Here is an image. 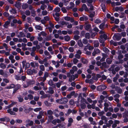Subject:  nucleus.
Returning a JSON list of instances; mask_svg holds the SVG:
<instances>
[{
	"mask_svg": "<svg viewBox=\"0 0 128 128\" xmlns=\"http://www.w3.org/2000/svg\"><path fill=\"white\" fill-rule=\"evenodd\" d=\"M82 95L84 96H86V94L84 93L82 94V93H80L79 94V98H82V100H84V102L87 104V102H86V100H85L84 99L82 98Z\"/></svg>",
	"mask_w": 128,
	"mask_h": 128,
	"instance_id": "1a4fd4ad",
	"label": "nucleus"
},
{
	"mask_svg": "<svg viewBox=\"0 0 128 128\" xmlns=\"http://www.w3.org/2000/svg\"><path fill=\"white\" fill-rule=\"evenodd\" d=\"M28 5L26 4H23L22 6V8H26L28 7Z\"/></svg>",
	"mask_w": 128,
	"mask_h": 128,
	"instance_id": "49530a36",
	"label": "nucleus"
},
{
	"mask_svg": "<svg viewBox=\"0 0 128 128\" xmlns=\"http://www.w3.org/2000/svg\"><path fill=\"white\" fill-rule=\"evenodd\" d=\"M14 85L13 84H12L9 86L5 87V88L6 89H10L14 88Z\"/></svg>",
	"mask_w": 128,
	"mask_h": 128,
	"instance_id": "9b49d317",
	"label": "nucleus"
},
{
	"mask_svg": "<svg viewBox=\"0 0 128 128\" xmlns=\"http://www.w3.org/2000/svg\"><path fill=\"white\" fill-rule=\"evenodd\" d=\"M27 74L28 75H31L32 74V70L30 69H28L27 71Z\"/></svg>",
	"mask_w": 128,
	"mask_h": 128,
	"instance_id": "7c9ffc66",
	"label": "nucleus"
},
{
	"mask_svg": "<svg viewBox=\"0 0 128 128\" xmlns=\"http://www.w3.org/2000/svg\"><path fill=\"white\" fill-rule=\"evenodd\" d=\"M48 13L47 12L46 10H44L42 12V14L44 16L46 15Z\"/></svg>",
	"mask_w": 128,
	"mask_h": 128,
	"instance_id": "4d7b16f0",
	"label": "nucleus"
},
{
	"mask_svg": "<svg viewBox=\"0 0 128 128\" xmlns=\"http://www.w3.org/2000/svg\"><path fill=\"white\" fill-rule=\"evenodd\" d=\"M86 82L87 83H88L89 84H92L93 82V81L92 79H90V80H86Z\"/></svg>",
	"mask_w": 128,
	"mask_h": 128,
	"instance_id": "c85d7f7f",
	"label": "nucleus"
},
{
	"mask_svg": "<svg viewBox=\"0 0 128 128\" xmlns=\"http://www.w3.org/2000/svg\"><path fill=\"white\" fill-rule=\"evenodd\" d=\"M46 7V6L43 4L40 7V8L42 10H44L45 9V8Z\"/></svg>",
	"mask_w": 128,
	"mask_h": 128,
	"instance_id": "3c124183",
	"label": "nucleus"
},
{
	"mask_svg": "<svg viewBox=\"0 0 128 128\" xmlns=\"http://www.w3.org/2000/svg\"><path fill=\"white\" fill-rule=\"evenodd\" d=\"M81 107L82 109H84L86 107V105L84 104H81Z\"/></svg>",
	"mask_w": 128,
	"mask_h": 128,
	"instance_id": "6e6d98bb",
	"label": "nucleus"
},
{
	"mask_svg": "<svg viewBox=\"0 0 128 128\" xmlns=\"http://www.w3.org/2000/svg\"><path fill=\"white\" fill-rule=\"evenodd\" d=\"M35 27L36 29V30H42V28L39 25H36Z\"/></svg>",
	"mask_w": 128,
	"mask_h": 128,
	"instance_id": "dca6fc26",
	"label": "nucleus"
},
{
	"mask_svg": "<svg viewBox=\"0 0 128 128\" xmlns=\"http://www.w3.org/2000/svg\"><path fill=\"white\" fill-rule=\"evenodd\" d=\"M101 119L102 120H105V121L106 122H107L108 121L107 118L104 116H102Z\"/></svg>",
	"mask_w": 128,
	"mask_h": 128,
	"instance_id": "2f4dec72",
	"label": "nucleus"
},
{
	"mask_svg": "<svg viewBox=\"0 0 128 128\" xmlns=\"http://www.w3.org/2000/svg\"><path fill=\"white\" fill-rule=\"evenodd\" d=\"M25 122L26 123V126L27 127H28V126H32L34 123L32 121L30 120L29 119H28L26 120Z\"/></svg>",
	"mask_w": 128,
	"mask_h": 128,
	"instance_id": "f257e3e1",
	"label": "nucleus"
},
{
	"mask_svg": "<svg viewBox=\"0 0 128 128\" xmlns=\"http://www.w3.org/2000/svg\"><path fill=\"white\" fill-rule=\"evenodd\" d=\"M82 42L84 44H86L88 42V40L86 38H84L82 40Z\"/></svg>",
	"mask_w": 128,
	"mask_h": 128,
	"instance_id": "79ce46f5",
	"label": "nucleus"
},
{
	"mask_svg": "<svg viewBox=\"0 0 128 128\" xmlns=\"http://www.w3.org/2000/svg\"><path fill=\"white\" fill-rule=\"evenodd\" d=\"M51 58V56L50 55L49 56V57H46V62H44V64L46 67L48 66L49 65V64L47 62V60L48 59H49L50 58Z\"/></svg>",
	"mask_w": 128,
	"mask_h": 128,
	"instance_id": "6e6552de",
	"label": "nucleus"
},
{
	"mask_svg": "<svg viewBox=\"0 0 128 128\" xmlns=\"http://www.w3.org/2000/svg\"><path fill=\"white\" fill-rule=\"evenodd\" d=\"M10 23V22L8 21L6 22L4 25V27L5 28H7L8 27V25Z\"/></svg>",
	"mask_w": 128,
	"mask_h": 128,
	"instance_id": "b1692460",
	"label": "nucleus"
},
{
	"mask_svg": "<svg viewBox=\"0 0 128 128\" xmlns=\"http://www.w3.org/2000/svg\"><path fill=\"white\" fill-rule=\"evenodd\" d=\"M15 6L18 8H19L20 7V2H16V4Z\"/></svg>",
	"mask_w": 128,
	"mask_h": 128,
	"instance_id": "aec40b11",
	"label": "nucleus"
},
{
	"mask_svg": "<svg viewBox=\"0 0 128 128\" xmlns=\"http://www.w3.org/2000/svg\"><path fill=\"white\" fill-rule=\"evenodd\" d=\"M40 70L42 71H44V66L43 65H41L40 66Z\"/></svg>",
	"mask_w": 128,
	"mask_h": 128,
	"instance_id": "bf43d9fd",
	"label": "nucleus"
},
{
	"mask_svg": "<svg viewBox=\"0 0 128 128\" xmlns=\"http://www.w3.org/2000/svg\"><path fill=\"white\" fill-rule=\"evenodd\" d=\"M46 35V34L44 31H42L38 34V36H45Z\"/></svg>",
	"mask_w": 128,
	"mask_h": 128,
	"instance_id": "ddd939ff",
	"label": "nucleus"
},
{
	"mask_svg": "<svg viewBox=\"0 0 128 128\" xmlns=\"http://www.w3.org/2000/svg\"><path fill=\"white\" fill-rule=\"evenodd\" d=\"M18 98L19 101L20 102H22L23 100V98L21 97H18Z\"/></svg>",
	"mask_w": 128,
	"mask_h": 128,
	"instance_id": "774afa93",
	"label": "nucleus"
},
{
	"mask_svg": "<svg viewBox=\"0 0 128 128\" xmlns=\"http://www.w3.org/2000/svg\"><path fill=\"white\" fill-rule=\"evenodd\" d=\"M60 10V9L58 7H56L53 10L54 12H58Z\"/></svg>",
	"mask_w": 128,
	"mask_h": 128,
	"instance_id": "a211bd4d",
	"label": "nucleus"
},
{
	"mask_svg": "<svg viewBox=\"0 0 128 128\" xmlns=\"http://www.w3.org/2000/svg\"><path fill=\"white\" fill-rule=\"evenodd\" d=\"M42 127L41 125L32 126L31 128H42Z\"/></svg>",
	"mask_w": 128,
	"mask_h": 128,
	"instance_id": "473e14b6",
	"label": "nucleus"
},
{
	"mask_svg": "<svg viewBox=\"0 0 128 128\" xmlns=\"http://www.w3.org/2000/svg\"><path fill=\"white\" fill-rule=\"evenodd\" d=\"M60 66V62L58 61L56 62V63L55 65V67L57 68L58 67Z\"/></svg>",
	"mask_w": 128,
	"mask_h": 128,
	"instance_id": "5fc2aeb1",
	"label": "nucleus"
},
{
	"mask_svg": "<svg viewBox=\"0 0 128 128\" xmlns=\"http://www.w3.org/2000/svg\"><path fill=\"white\" fill-rule=\"evenodd\" d=\"M90 34L88 33H87L86 34H85V37L87 38H90Z\"/></svg>",
	"mask_w": 128,
	"mask_h": 128,
	"instance_id": "864d4df0",
	"label": "nucleus"
},
{
	"mask_svg": "<svg viewBox=\"0 0 128 128\" xmlns=\"http://www.w3.org/2000/svg\"><path fill=\"white\" fill-rule=\"evenodd\" d=\"M30 84V82H27V84H24V88H26Z\"/></svg>",
	"mask_w": 128,
	"mask_h": 128,
	"instance_id": "09e8293b",
	"label": "nucleus"
},
{
	"mask_svg": "<svg viewBox=\"0 0 128 128\" xmlns=\"http://www.w3.org/2000/svg\"><path fill=\"white\" fill-rule=\"evenodd\" d=\"M16 78L17 80H21V76L17 75L16 76Z\"/></svg>",
	"mask_w": 128,
	"mask_h": 128,
	"instance_id": "c03bdc74",
	"label": "nucleus"
},
{
	"mask_svg": "<svg viewBox=\"0 0 128 128\" xmlns=\"http://www.w3.org/2000/svg\"><path fill=\"white\" fill-rule=\"evenodd\" d=\"M99 33L101 34L100 36V38H104L106 39L107 37V36L104 33L103 31H100L99 32Z\"/></svg>",
	"mask_w": 128,
	"mask_h": 128,
	"instance_id": "7ed1b4c3",
	"label": "nucleus"
},
{
	"mask_svg": "<svg viewBox=\"0 0 128 128\" xmlns=\"http://www.w3.org/2000/svg\"><path fill=\"white\" fill-rule=\"evenodd\" d=\"M64 40L66 41H68L70 40V38L68 36H66L64 37Z\"/></svg>",
	"mask_w": 128,
	"mask_h": 128,
	"instance_id": "bb28decb",
	"label": "nucleus"
},
{
	"mask_svg": "<svg viewBox=\"0 0 128 128\" xmlns=\"http://www.w3.org/2000/svg\"><path fill=\"white\" fill-rule=\"evenodd\" d=\"M101 22V20L99 19H96V20L95 22L96 23H100Z\"/></svg>",
	"mask_w": 128,
	"mask_h": 128,
	"instance_id": "69168bd1",
	"label": "nucleus"
},
{
	"mask_svg": "<svg viewBox=\"0 0 128 128\" xmlns=\"http://www.w3.org/2000/svg\"><path fill=\"white\" fill-rule=\"evenodd\" d=\"M78 45L80 47H82L83 44L82 43V40H79L78 41Z\"/></svg>",
	"mask_w": 128,
	"mask_h": 128,
	"instance_id": "393cba45",
	"label": "nucleus"
},
{
	"mask_svg": "<svg viewBox=\"0 0 128 128\" xmlns=\"http://www.w3.org/2000/svg\"><path fill=\"white\" fill-rule=\"evenodd\" d=\"M121 38V37L120 36L119 34H115L113 36L114 40H118L120 39Z\"/></svg>",
	"mask_w": 128,
	"mask_h": 128,
	"instance_id": "39448f33",
	"label": "nucleus"
},
{
	"mask_svg": "<svg viewBox=\"0 0 128 128\" xmlns=\"http://www.w3.org/2000/svg\"><path fill=\"white\" fill-rule=\"evenodd\" d=\"M73 64L72 63H69L66 65L69 68H70L72 65Z\"/></svg>",
	"mask_w": 128,
	"mask_h": 128,
	"instance_id": "052dcab7",
	"label": "nucleus"
},
{
	"mask_svg": "<svg viewBox=\"0 0 128 128\" xmlns=\"http://www.w3.org/2000/svg\"><path fill=\"white\" fill-rule=\"evenodd\" d=\"M110 105H111V104L110 102L107 103L106 102L104 104V106L108 107Z\"/></svg>",
	"mask_w": 128,
	"mask_h": 128,
	"instance_id": "e433bc0d",
	"label": "nucleus"
},
{
	"mask_svg": "<svg viewBox=\"0 0 128 128\" xmlns=\"http://www.w3.org/2000/svg\"><path fill=\"white\" fill-rule=\"evenodd\" d=\"M118 75H116V76L114 78L113 80L114 82H116V81L117 79L118 78Z\"/></svg>",
	"mask_w": 128,
	"mask_h": 128,
	"instance_id": "a18cd8bd",
	"label": "nucleus"
},
{
	"mask_svg": "<svg viewBox=\"0 0 128 128\" xmlns=\"http://www.w3.org/2000/svg\"><path fill=\"white\" fill-rule=\"evenodd\" d=\"M61 104L66 103L68 101V100L66 98H64L61 99Z\"/></svg>",
	"mask_w": 128,
	"mask_h": 128,
	"instance_id": "9d476101",
	"label": "nucleus"
},
{
	"mask_svg": "<svg viewBox=\"0 0 128 128\" xmlns=\"http://www.w3.org/2000/svg\"><path fill=\"white\" fill-rule=\"evenodd\" d=\"M28 99L30 100H32L33 98V96L31 94H28Z\"/></svg>",
	"mask_w": 128,
	"mask_h": 128,
	"instance_id": "e2e57ef3",
	"label": "nucleus"
},
{
	"mask_svg": "<svg viewBox=\"0 0 128 128\" xmlns=\"http://www.w3.org/2000/svg\"><path fill=\"white\" fill-rule=\"evenodd\" d=\"M55 13L53 14V16L54 18L56 16L57 17H58L59 16V14L58 12H54Z\"/></svg>",
	"mask_w": 128,
	"mask_h": 128,
	"instance_id": "4c0bfd02",
	"label": "nucleus"
},
{
	"mask_svg": "<svg viewBox=\"0 0 128 128\" xmlns=\"http://www.w3.org/2000/svg\"><path fill=\"white\" fill-rule=\"evenodd\" d=\"M30 64L31 66L33 68H35L36 66L37 67L38 66V63L36 62H31Z\"/></svg>",
	"mask_w": 128,
	"mask_h": 128,
	"instance_id": "0eeeda50",
	"label": "nucleus"
},
{
	"mask_svg": "<svg viewBox=\"0 0 128 128\" xmlns=\"http://www.w3.org/2000/svg\"><path fill=\"white\" fill-rule=\"evenodd\" d=\"M0 66L2 68H4L6 67V66L5 64L3 63H1L0 64Z\"/></svg>",
	"mask_w": 128,
	"mask_h": 128,
	"instance_id": "c9c22d12",
	"label": "nucleus"
},
{
	"mask_svg": "<svg viewBox=\"0 0 128 128\" xmlns=\"http://www.w3.org/2000/svg\"><path fill=\"white\" fill-rule=\"evenodd\" d=\"M106 88V86L104 85H102L99 86L97 87V90L99 91H101L102 90L105 89Z\"/></svg>",
	"mask_w": 128,
	"mask_h": 128,
	"instance_id": "20e7f679",
	"label": "nucleus"
},
{
	"mask_svg": "<svg viewBox=\"0 0 128 128\" xmlns=\"http://www.w3.org/2000/svg\"><path fill=\"white\" fill-rule=\"evenodd\" d=\"M82 62L84 64H86L88 62V61L86 59H84L83 58H82L81 59Z\"/></svg>",
	"mask_w": 128,
	"mask_h": 128,
	"instance_id": "5701e85b",
	"label": "nucleus"
},
{
	"mask_svg": "<svg viewBox=\"0 0 128 128\" xmlns=\"http://www.w3.org/2000/svg\"><path fill=\"white\" fill-rule=\"evenodd\" d=\"M80 21L86 20H88V18H85V17H81L80 18Z\"/></svg>",
	"mask_w": 128,
	"mask_h": 128,
	"instance_id": "58836bf2",
	"label": "nucleus"
},
{
	"mask_svg": "<svg viewBox=\"0 0 128 128\" xmlns=\"http://www.w3.org/2000/svg\"><path fill=\"white\" fill-rule=\"evenodd\" d=\"M70 8H72L74 6V4L72 2H70Z\"/></svg>",
	"mask_w": 128,
	"mask_h": 128,
	"instance_id": "a19ab883",
	"label": "nucleus"
},
{
	"mask_svg": "<svg viewBox=\"0 0 128 128\" xmlns=\"http://www.w3.org/2000/svg\"><path fill=\"white\" fill-rule=\"evenodd\" d=\"M94 47H97L99 46V43L98 41H95L94 43Z\"/></svg>",
	"mask_w": 128,
	"mask_h": 128,
	"instance_id": "412c9836",
	"label": "nucleus"
},
{
	"mask_svg": "<svg viewBox=\"0 0 128 128\" xmlns=\"http://www.w3.org/2000/svg\"><path fill=\"white\" fill-rule=\"evenodd\" d=\"M46 58L43 60H42L40 58H39L38 60L40 64H43L44 63V62H46Z\"/></svg>",
	"mask_w": 128,
	"mask_h": 128,
	"instance_id": "4468645a",
	"label": "nucleus"
},
{
	"mask_svg": "<svg viewBox=\"0 0 128 128\" xmlns=\"http://www.w3.org/2000/svg\"><path fill=\"white\" fill-rule=\"evenodd\" d=\"M44 19L45 20H46V21H48L49 20V17L48 16H46L44 17Z\"/></svg>",
	"mask_w": 128,
	"mask_h": 128,
	"instance_id": "680f3d73",
	"label": "nucleus"
},
{
	"mask_svg": "<svg viewBox=\"0 0 128 128\" xmlns=\"http://www.w3.org/2000/svg\"><path fill=\"white\" fill-rule=\"evenodd\" d=\"M106 62L108 64H110L112 62V60L110 58H108L106 60Z\"/></svg>",
	"mask_w": 128,
	"mask_h": 128,
	"instance_id": "72a5a7b5",
	"label": "nucleus"
},
{
	"mask_svg": "<svg viewBox=\"0 0 128 128\" xmlns=\"http://www.w3.org/2000/svg\"><path fill=\"white\" fill-rule=\"evenodd\" d=\"M82 7L83 9L85 10L86 11L88 10V9L86 4H84L82 6Z\"/></svg>",
	"mask_w": 128,
	"mask_h": 128,
	"instance_id": "a878e982",
	"label": "nucleus"
},
{
	"mask_svg": "<svg viewBox=\"0 0 128 128\" xmlns=\"http://www.w3.org/2000/svg\"><path fill=\"white\" fill-rule=\"evenodd\" d=\"M78 77V76L76 74L74 76V75H72L71 76V79L73 80H74L76 78H77Z\"/></svg>",
	"mask_w": 128,
	"mask_h": 128,
	"instance_id": "c756f323",
	"label": "nucleus"
},
{
	"mask_svg": "<svg viewBox=\"0 0 128 128\" xmlns=\"http://www.w3.org/2000/svg\"><path fill=\"white\" fill-rule=\"evenodd\" d=\"M82 52L80 50H78L76 52V54L75 55V56L76 58L79 59L80 58Z\"/></svg>",
	"mask_w": 128,
	"mask_h": 128,
	"instance_id": "423d86ee",
	"label": "nucleus"
},
{
	"mask_svg": "<svg viewBox=\"0 0 128 128\" xmlns=\"http://www.w3.org/2000/svg\"><path fill=\"white\" fill-rule=\"evenodd\" d=\"M44 104L46 105L47 106H50L51 105V104L48 102L46 101L44 102Z\"/></svg>",
	"mask_w": 128,
	"mask_h": 128,
	"instance_id": "338daca9",
	"label": "nucleus"
},
{
	"mask_svg": "<svg viewBox=\"0 0 128 128\" xmlns=\"http://www.w3.org/2000/svg\"><path fill=\"white\" fill-rule=\"evenodd\" d=\"M105 113L103 111H102L98 112V115L100 116H101L103 115Z\"/></svg>",
	"mask_w": 128,
	"mask_h": 128,
	"instance_id": "de8ad7c7",
	"label": "nucleus"
},
{
	"mask_svg": "<svg viewBox=\"0 0 128 128\" xmlns=\"http://www.w3.org/2000/svg\"><path fill=\"white\" fill-rule=\"evenodd\" d=\"M74 92H71L70 94H68L67 96V98H71V96L74 94Z\"/></svg>",
	"mask_w": 128,
	"mask_h": 128,
	"instance_id": "f3484780",
	"label": "nucleus"
},
{
	"mask_svg": "<svg viewBox=\"0 0 128 128\" xmlns=\"http://www.w3.org/2000/svg\"><path fill=\"white\" fill-rule=\"evenodd\" d=\"M78 60L76 58H74L73 60V63L74 64H76L78 62Z\"/></svg>",
	"mask_w": 128,
	"mask_h": 128,
	"instance_id": "ea45409f",
	"label": "nucleus"
},
{
	"mask_svg": "<svg viewBox=\"0 0 128 128\" xmlns=\"http://www.w3.org/2000/svg\"><path fill=\"white\" fill-rule=\"evenodd\" d=\"M7 111L11 115H14L15 114V113L12 111L10 109L8 110H7Z\"/></svg>",
	"mask_w": 128,
	"mask_h": 128,
	"instance_id": "4be33fe9",
	"label": "nucleus"
},
{
	"mask_svg": "<svg viewBox=\"0 0 128 128\" xmlns=\"http://www.w3.org/2000/svg\"><path fill=\"white\" fill-rule=\"evenodd\" d=\"M49 90L48 91V93L51 94H52L54 93V91L53 90L52 88L49 87Z\"/></svg>",
	"mask_w": 128,
	"mask_h": 128,
	"instance_id": "cd10ccee",
	"label": "nucleus"
},
{
	"mask_svg": "<svg viewBox=\"0 0 128 128\" xmlns=\"http://www.w3.org/2000/svg\"><path fill=\"white\" fill-rule=\"evenodd\" d=\"M70 45L71 46H74L75 44V42L73 40H71L70 42Z\"/></svg>",
	"mask_w": 128,
	"mask_h": 128,
	"instance_id": "f704fd0d",
	"label": "nucleus"
},
{
	"mask_svg": "<svg viewBox=\"0 0 128 128\" xmlns=\"http://www.w3.org/2000/svg\"><path fill=\"white\" fill-rule=\"evenodd\" d=\"M103 57L102 58V59L100 60V61L101 62H102L104 61L105 60V59L107 57V55L106 54H103Z\"/></svg>",
	"mask_w": 128,
	"mask_h": 128,
	"instance_id": "6ab92c4d",
	"label": "nucleus"
},
{
	"mask_svg": "<svg viewBox=\"0 0 128 128\" xmlns=\"http://www.w3.org/2000/svg\"><path fill=\"white\" fill-rule=\"evenodd\" d=\"M103 51L106 53H107L109 52V50L107 48H103Z\"/></svg>",
	"mask_w": 128,
	"mask_h": 128,
	"instance_id": "603ef678",
	"label": "nucleus"
},
{
	"mask_svg": "<svg viewBox=\"0 0 128 128\" xmlns=\"http://www.w3.org/2000/svg\"><path fill=\"white\" fill-rule=\"evenodd\" d=\"M101 6L103 11L104 12L106 9V6L104 4H102L101 5Z\"/></svg>",
	"mask_w": 128,
	"mask_h": 128,
	"instance_id": "37998d69",
	"label": "nucleus"
},
{
	"mask_svg": "<svg viewBox=\"0 0 128 128\" xmlns=\"http://www.w3.org/2000/svg\"><path fill=\"white\" fill-rule=\"evenodd\" d=\"M22 63L23 67H25L26 68H28L30 66V64L28 63H26V61H23Z\"/></svg>",
	"mask_w": 128,
	"mask_h": 128,
	"instance_id": "f03ea898",
	"label": "nucleus"
},
{
	"mask_svg": "<svg viewBox=\"0 0 128 128\" xmlns=\"http://www.w3.org/2000/svg\"><path fill=\"white\" fill-rule=\"evenodd\" d=\"M64 19L66 20L67 21H69L70 20V18L68 16H65L64 18Z\"/></svg>",
	"mask_w": 128,
	"mask_h": 128,
	"instance_id": "8fccbe9b",
	"label": "nucleus"
},
{
	"mask_svg": "<svg viewBox=\"0 0 128 128\" xmlns=\"http://www.w3.org/2000/svg\"><path fill=\"white\" fill-rule=\"evenodd\" d=\"M90 27V24H88L86 25V27L85 28V29L86 30H88L89 29Z\"/></svg>",
	"mask_w": 128,
	"mask_h": 128,
	"instance_id": "13d9d810",
	"label": "nucleus"
},
{
	"mask_svg": "<svg viewBox=\"0 0 128 128\" xmlns=\"http://www.w3.org/2000/svg\"><path fill=\"white\" fill-rule=\"evenodd\" d=\"M49 1L48 0H44L40 2V3L42 4H48L49 3Z\"/></svg>",
	"mask_w": 128,
	"mask_h": 128,
	"instance_id": "2eb2a0df",
	"label": "nucleus"
},
{
	"mask_svg": "<svg viewBox=\"0 0 128 128\" xmlns=\"http://www.w3.org/2000/svg\"><path fill=\"white\" fill-rule=\"evenodd\" d=\"M0 120L1 121H8L10 119L8 118L5 117L4 118H1L0 119Z\"/></svg>",
	"mask_w": 128,
	"mask_h": 128,
	"instance_id": "f8f14e48",
	"label": "nucleus"
},
{
	"mask_svg": "<svg viewBox=\"0 0 128 128\" xmlns=\"http://www.w3.org/2000/svg\"><path fill=\"white\" fill-rule=\"evenodd\" d=\"M104 27V23L102 24L100 26V28L101 29H102Z\"/></svg>",
	"mask_w": 128,
	"mask_h": 128,
	"instance_id": "0e129e2a",
	"label": "nucleus"
}]
</instances>
